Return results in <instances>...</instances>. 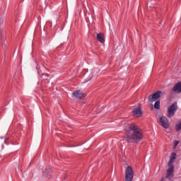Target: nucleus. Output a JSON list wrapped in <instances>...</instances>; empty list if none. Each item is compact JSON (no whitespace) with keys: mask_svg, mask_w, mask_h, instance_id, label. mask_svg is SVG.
Returning <instances> with one entry per match:
<instances>
[{"mask_svg":"<svg viewBox=\"0 0 181 181\" xmlns=\"http://www.w3.org/2000/svg\"><path fill=\"white\" fill-rule=\"evenodd\" d=\"M126 137L128 142L139 143L143 138L142 130L138 126L132 124L129 130L126 132Z\"/></svg>","mask_w":181,"mask_h":181,"instance_id":"f257e3e1","label":"nucleus"},{"mask_svg":"<svg viewBox=\"0 0 181 181\" xmlns=\"http://www.w3.org/2000/svg\"><path fill=\"white\" fill-rule=\"evenodd\" d=\"M162 96H163V92L158 90L152 95H150L148 98V100L150 103H153L162 98Z\"/></svg>","mask_w":181,"mask_h":181,"instance_id":"f03ea898","label":"nucleus"},{"mask_svg":"<svg viewBox=\"0 0 181 181\" xmlns=\"http://www.w3.org/2000/svg\"><path fill=\"white\" fill-rule=\"evenodd\" d=\"M125 181H132L134 177V171L132 168L129 165L125 170Z\"/></svg>","mask_w":181,"mask_h":181,"instance_id":"7ed1b4c3","label":"nucleus"},{"mask_svg":"<svg viewBox=\"0 0 181 181\" xmlns=\"http://www.w3.org/2000/svg\"><path fill=\"white\" fill-rule=\"evenodd\" d=\"M177 110V103H175L172 105L168 107V117L170 118V117L173 116Z\"/></svg>","mask_w":181,"mask_h":181,"instance_id":"20e7f679","label":"nucleus"},{"mask_svg":"<svg viewBox=\"0 0 181 181\" xmlns=\"http://www.w3.org/2000/svg\"><path fill=\"white\" fill-rule=\"evenodd\" d=\"M159 124L165 129H167V128H168L170 126L168 119L164 116L160 117Z\"/></svg>","mask_w":181,"mask_h":181,"instance_id":"39448f33","label":"nucleus"},{"mask_svg":"<svg viewBox=\"0 0 181 181\" xmlns=\"http://www.w3.org/2000/svg\"><path fill=\"white\" fill-rule=\"evenodd\" d=\"M174 176V165H170L167 169L166 178L168 180H171Z\"/></svg>","mask_w":181,"mask_h":181,"instance_id":"423d86ee","label":"nucleus"},{"mask_svg":"<svg viewBox=\"0 0 181 181\" xmlns=\"http://www.w3.org/2000/svg\"><path fill=\"white\" fill-rule=\"evenodd\" d=\"M72 94H73V96H74L78 99H83L86 97V94L83 93L80 90L74 91Z\"/></svg>","mask_w":181,"mask_h":181,"instance_id":"0eeeda50","label":"nucleus"},{"mask_svg":"<svg viewBox=\"0 0 181 181\" xmlns=\"http://www.w3.org/2000/svg\"><path fill=\"white\" fill-rule=\"evenodd\" d=\"M133 114L134 117L136 118H139L142 115L141 107H137L133 110Z\"/></svg>","mask_w":181,"mask_h":181,"instance_id":"6e6552de","label":"nucleus"},{"mask_svg":"<svg viewBox=\"0 0 181 181\" xmlns=\"http://www.w3.org/2000/svg\"><path fill=\"white\" fill-rule=\"evenodd\" d=\"M173 90L177 93H181V82L177 83L173 88Z\"/></svg>","mask_w":181,"mask_h":181,"instance_id":"1a4fd4ad","label":"nucleus"},{"mask_svg":"<svg viewBox=\"0 0 181 181\" xmlns=\"http://www.w3.org/2000/svg\"><path fill=\"white\" fill-rule=\"evenodd\" d=\"M97 40L101 42L104 43L105 42V38H104V35L103 33H98L97 34Z\"/></svg>","mask_w":181,"mask_h":181,"instance_id":"9d476101","label":"nucleus"},{"mask_svg":"<svg viewBox=\"0 0 181 181\" xmlns=\"http://www.w3.org/2000/svg\"><path fill=\"white\" fill-rule=\"evenodd\" d=\"M44 177L48 178V179H51L52 177V174H51V170H47V168H46L45 171L43 173Z\"/></svg>","mask_w":181,"mask_h":181,"instance_id":"9b49d317","label":"nucleus"},{"mask_svg":"<svg viewBox=\"0 0 181 181\" xmlns=\"http://www.w3.org/2000/svg\"><path fill=\"white\" fill-rule=\"evenodd\" d=\"M154 108L156 110H159L160 108V101H156L154 105Z\"/></svg>","mask_w":181,"mask_h":181,"instance_id":"f8f14e48","label":"nucleus"},{"mask_svg":"<svg viewBox=\"0 0 181 181\" xmlns=\"http://www.w3.org/2000/svg\"><path fill=\"white\" fill-rule=\"evenodd\" d=\"M175 128L177 132L181 130V120L179 122V123H177Z\"/></svg>","mask_w":181,"mask_h":181,"instance_id":"ddd939ff","label":"nucleus"},{"mask_svg":"<svg viewBox=\"0 0 181 181\" xmlns=\"http://www.w3.org/2000/svg\"><path fill=\"white\" fill-rule=\"evenodd\" d=\"M170 159L174 160L176 159V153H172L171 156L170 157Z\"/></svg>","mask_w":181,"mask_h":181,"instance_id":"4468645a","label":"nucleus"},{"mask_svg":"<svg viewBox=\"0 0 181 181\" xmlns=\"http://www.w3.org/2000/svg\"><path fill=\"white\" fill-rule=\"evenodd\" d=\"M173 162H174V160H172V159L170 158V160L168 163V168H170V166H173Z\"/></svg>","mask_w":181,"mask_h":181,"instance_id":"2eb2a0df","label":"nucleus"},{"mask_svg":"<svg viewBox=\"0 0 181 181\" xmlns=\"http://www.w3.org/2000/svg\"><path fill=\"white\" fill-rule=\"evenodd\" d=\"M3 23H4L3 18H0V34H1V26H2Z\"/></svg>","mask_w":181,"mask_h":181,"instance_id":"dca6fc26","label":"nucleus"},{"mask_svg":"<svg viewBox=\"0 0 181 181\" xmlns=\"http://www.w3.org/2000/svg\"><path fill=\"white\" fill-rule=\"evenodd\" d=\"M178 144H179V141H174V148H175Z\"/></svg>","mask_w":181,"mask_h":181,"instance_id":"f3484780","label":"nucleus"},{"mask_svg":"<svg viewBox=\"0 0 181 181\" xmlns=\"http://www.w3.org/2000/svg\"><path fill=\"white\" fill-rule=\"evenodd\" d=\"M160 181H163V179H161Z\"/></svg>","mask_w":181,"mask_h":181,"instance_id":"a211bd4d","label":"nucleus"}]
</instances>
